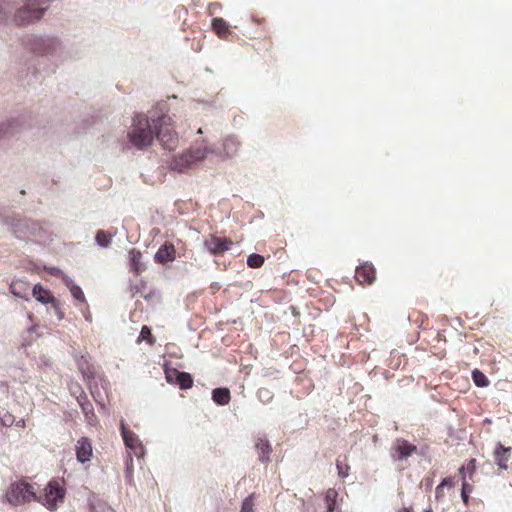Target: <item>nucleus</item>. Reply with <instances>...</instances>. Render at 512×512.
<instances>
[{"label": "nucleus", "mask_w": 512, "mask_h": 512, "mask_svg": "<svg viewBox=\"0 0 512 512\" xmlns=\"http://www.w3.org/2000/svg\"><path fill=\"white\" fill-rule=\"evenodd\" d=\"M11 293L19 298H22L26 301L30 300V284L29 282L21 279L13 280L10 284Z\"/></svg>", "instance_id": "2eb2a0df"}, {"label": "nucleus", "mask_w": 512, "mask_h": 512, "mask_svg": "<svg viewBox=\"0 0 512 512\" xmlns=\"http://www.w3.org/2000/svg\"><path fill=\"white\" fill-rule=\"evenodd\" d=\"M82 412L85 416L86 421L89 424H93V422L96 420V415L93 410V406L89 401L79 402Z\"/></svg>", "instance_id": "b1692460"}, {"label": "nucleus", "mask_w": 512, "mask_h": 512, "mask_svg": "<svg viewBox=\"0 0 512 512\" xmlns=\"http://www.w3.org/2000/svg\"><path fill=\"white\" fill-rule=\"evenodd\" d=\"M461 478H462V489H461V492H465V493H469V494L472 493L473 486L466 481L465 476H463Z\"/></svg>", "instance_id": "58836bf2"}, {"label": "nucleus", "mask_w": 512, "mask_h": 512, "mask_svg": "<svg viewBox=\"0 0 512 512\" xmlns=\"http://www.w3.org/2000/svg\"><path fill=\"white\" fill-rule=\"evenodd\" d=\"M13 122H4L0 124V139L6 137L7 135L11 134L12 131Z\"/></svg>", "instance_id": "c9c22d12"}, {"label": "nucleus", "mask_w": 512, "mask_h": 512, "mask_svg": "<svg viewBox=\"0 0 512 512\" xmlns=\"http://www.w3.org/2000/svg\"><path fill=\"white\" fill-rule=\"evenodd\" d=\"M51 0H25V4L14 15L17 25H27L39 20Z\"/></svg>", "instance_id": "39448f33"}, {"label": "nucleus", "mask_w": 512, "mask_h": 512, "mask_svg": "<svg viewBox=\"0 0 512 512\" xmlns=\"http://www.w3.org/2000/svg\"><path fill=\"white\" fill-rule=\"evenodd\" d=\"M455 485L454 477H446L442 480V482L436 487V494H440L444 487H453Z\"/></svg>", "instance_id": "f704fd0d"}, {"label": "nucleus", "mask_w": 512, "mask_h": 512, "mask_svg": "<svg viewBox=\"0 0 512 512\" xmlns=\"http://www.w3.org/2000/svg\"><path fill=\"white\" fill-rule=\"evenodd\" d=\"M264 264V257L260 254L253 253L247 258V265L250 268H260Z\"/></svg>", "instance_id": "c756f323"}, {"label": "nucleus", "mask_w": 512, "mask_h": 512, "mask_svg": "<svg viewBox=\"0 0 512 512\" xmlns=\"http://www.w3.org/2000/svg\"><path fill=\"white\" fill-rule=\"evenodd\" d=\"M66 491L57 480H51L39 493L36 491L35 501L41 503L50 511H56L63 503Z\"/></svg>", "instance_id": "423d86ee"}, {"label": "nucleus", "mask_w": 512, "mask_h": 512, "mask_svg": "<svg viewBox=\"0 0 512 512\" xmlns=\"http://www.w3.org/2000/svg\"><path fill=\"white\" fill-rule=\"evenodd\" d=\"M133 147L144 150L150 147L154 141L153 123L145 114H136L132 119L131 130L127 134Z\"/></svg>", "instance_id": "f257e3e1"}, {"label": "nucleus", "mask_w": 512, "mask_h": 512, "mask_svg": "<svg viewBox=\"0 0 512 512\" xmlns=\"http://www.w3.org/2000/svg\"><path fill=\"white\" fill-rule=\"evenodd\" d=\"M417 452V447L403 438L394 441L391 448V456L394 460H404Z\"/></svg>", "instance_id": "6e6552de"}, {"label": "nucleus", "mask_w": 512, "mask_h": 512, "mask_svg": "<svg viewBox=\"0 0 512 512\" xmlns=\"http://www.w3.org/2000/svg\"><path fill=\"white\" fill-rule=\"evenodd\" d=\"M92 508L94 512H114V510L106 504L93 505Z\"/></svg>", "instance_id": "4c0bfd02"}, {"label": "nucleus", "mask_w": 512, "mask_h": 512, "mask_svg": "<svg viewBox=\"0 0 512 512\" xmlns=\"http://www.w3.org/2000/svg\"><path fill=\"white\" fill-rule=\"evenodd\" d=\"M0 422L5 427H11L15 423V417L8 411L0 412Z\"/></svg>", "instance_id": "2f4dec72"}, {"label": "nucleus", "mask_w": 512, "mask_h": 512, "mask_svg": "<svg viewBox=\"0 0 512 512\" xmlns=\"http://www.w3.org/2000/svg\"><path fill=\"white\" fill-rule=\"evenodd\" d=\"M469 495H470L469 493L461 492V498L466 506L469 505V499H470Z\"/></svg>", "instance_id": "a19ab883"}, {"label": "nucleus", "mask_w": 512, "mask_h": 512, "mask_svg": "<svg viewBox=\"0 0 512 512\" xmlns=\"http://www.w3.org/2000/svg\"><path fill=\"white\" fill-rule=\"evenodd\" d=\"M511 447H504L498 443L494 451V460L498 467L502 470L508 469V461L510 459Z\"/></svg>", "instance_id": "4468645a"}, {"label": "nucleus", "mask_w": 512, "mask_h": 512, "mask_svg": "<svg viewBox=\"0 0 512 512\" xmlns=\"http://www.w3.org/2000/svg\"><path fill=\"white\" fill-rule=\"evenodd\" d=\"M96 242L102 247H108L111 243V237L103 230L96 233Z\"/></svg>", "instance_id": "7c9ffc66"}, {"label": "nucleus", "mask_w": 512, "mask_h": 512, "mask_svg": "<svg viewBox=\"0 0 512 512\" xmlns=\"http://www.w3.org/2000/svg\"><path fill=\"white\" fill-rule=\"evenodd\" d=\"M154 137L167 150H174L179 142L178 134L174 130V123L169 115L163 114L157 119H152Z\"/></svg>", "instance_id": "f03ea898"}, {"label": "nucleus", "mask_w": 512, "mask_h": 512, "mask_svg": "<svg viewBox=\"0 0 512 512\" xmlns=\"http://www.w3.org/2000/svg\"><path fill=\"white\" fill-rule=\"evenodd\" d=\"M336 466L339 477L345 478L349 475L350 466L347 463V456L343 460L339 457L336 461Z\"/></svg>", "instance_id": "cd10ccee"}, {"label": "nucleus", "mask_w": 512, "mask_h": 512, "mask_svg": "<svg viewBox=\"0 0 512 512\" xmlns=\"http://www.w3.org/2000/svg\"><path fill=\"white\" fill-rule=\"evenodd\" d=\"M142 341H146L149 345H153L155 343V338L152 335L151 329L146 325L142 326L137 340L138 343Z\"/></svg>", "instance_id": "bb28decb"}, {"label": "nucleus", "mask_w": 512, "mask_h": 512, "mask_svg": "<svg viewBox=\"0 0 512 512\" xmlns=\"http://www.w3.org/2000/svg\"><path fill=\"white\" fill-rule=\"evenodd\" d=\"M50 273L56 277H59L63 274L62 271L58 268H52Z\"/></svg>", "instance_id": "79ce46f5"}, {"label": "nucleus", "mask_w": 512, "mask_h": 512, "mask_svg": "<svg viewBox=\"0 0 512 512\" xmlns=\"http://www.w3.org/2000/svg\"><path fill=\"white\" fill-rule=\"evenodd\" d=\"M338 492L334 488H329L324 497L327 512H334L337 505Z\"/></svg>", "instance_id": "5701e85b"}, {"label": "nucleus", "mask_w": 512, "mask_h": 512, "mask_svg": "<svg viewBox=\"0 0 512 512\" xmlns=\"http://www.w3.org/2000/svg\"><path fill=\"white\" fill-rule=\"evenodd\" d=\"M130 268L135 274H140L145 267L142 264V253L137 249L129 251Z\"/></svg>", "instance_id": "6ab92c4d"}, {"label": "nucleus", "mask_w": 512, "mask_h": 512, "mask_svg": "<svg viewBox=\"0 0 512 512\" xmlns=\"http://www.w3.org/2000/svg\"><path fill=\"white\" fill-rule=\"evenodd\" d=\"M64 284L69 288L71 295L78 301L85 302V295L82 289L73 283V281L67 277H62Z\"/></svg>", "instance_id": "4be33fe9"}, {"label": "nucleus", "mask_w": 512, "mask_h": 512, "mask_svg": "<svg viewBox=\"0 0 512 512\" xmlns=\"http://www.w3.org/2000/svg\"><path fill=\"white\" fill-rule=\"evenodd\" d=\"M259 460L262 462L268 461L272 448L270 442L264 437H258L255 442Z\"/></svg>", "instance_id": "f3484780"}, {"label": "nucleus", "mask_w": 512, "mask_h": 512, "mask_svg": "<svg viewBox=\"0 0 512 512\" xmlns=\"http://www.w3.org/2000/svg\"><path fill=\"white\" fill-rule=\"evenodd\" d=\"M233 242L229 238H221L215 235H209L205 241L204 246L213 255H222L230 250Z\"/></svg>", "instance_id": "1a4fd4ad"}, {"label": "nucleus", "mask_w": 512, "mask_h": 512, "mask_svg": "<svg viewBox=\"0 0 512 512\" xmlns=\"http://www.w3.org/2000/svg\"><path fill=\"white\" fill-rule=\"evenodd\" d=\"M475 471H476V460L474 458H471L466 462L465 465H463L459 469V474L461 475V477H463V476L466 477V474H468L469 479L472 480L473 475L475 474Z\"/></svg>", "instance_id": "393cba45"}, {"label": "nucleus", "mask_w": 512, "mask_h": 512, "mask_svg": "<svg viewBox=\"0 0 512 512\" xmlns=\"http://www.w3.org/2000/svg\"><path fill=\"white\" fill-rule=\"evenodd\" d=\"M165 378L169 384L178 385L182 390L190 389L193 386L192 376L175 368L165 369Z\"/></svg>", "instance_id": "0eeeda50"}, {"label": "nucleus", "mask_w": 512, "mask_h": 512, "mask_svg": "<svg viewBox=\"0 0 512 512\" xmlns=\"http://www.w3.org/2000/svg\"><path fill=\"white\" fill-rule=\"evenodd\" d=\"M33 297L40 303L44 305H52L57 300L51 293L50 290L44 288L41 284H36L32 288Z\"/></svg>", "instance_id": "dca6fc26"}, {"label": "nucleus", "mask_w": 512, "mask_h": 512, "mask_svg": "<svg viewBox=\"0 0 512 512\" xmlns=\"http://www.w3.org/2000/svg\"><path fill=\"white\" fill-rule=\"evenodd\" d=\"M51 307L53 308L58 319L62 320L64 318V312L61 309L60 302L58 300H56L55 303L51 305Z\"/></svg>", "instance_id": "e433bc0d"}, {"label": "nucleus", "mask_w": 512, "mask_h": 512, "mask_svg": "<svg viewBox=\"0 0 512 512\" xmlns=\"http://www.w3.org/2000/svg\"><path fill=\"white\" fill-rule=\"evenodd\" d=\"M176 258L175 246L170 242H165L155 253L154 260L158 264H166L174 261Z\"/></svg>", "instance_id": "ddd939ff"}, {"label": "nucleus", "mask_w": 512, "mask_h": 512, "mask_svg": "<svg viewBox=\"0 0 512 512\" xmlns=\"http://www.w3.org/2000/svg\"><path fill=\"white\" fill-rule=\"evenodd\" d=\"M12 11L10 3L5 1L0 2V22L5 20Z\"/></svg>", "instance_id": "72a5a7b5"}, {"label": "nucleus", "mask_w": 512, "mask_h": 512, "mask_svg": "<svg viewBox=\"0 0 512 512\" xmlns=\"http://www.w3.org/2000/svg\"><path fill=\"white\" fill-rule=\"evenodd\" d=\"M240 141L235 136H228L224 139L223 149L228 157H233L239 150Z\"/></svg>", "instance_id": "aec40b11"}, {"label": "nucleus", "mask_w": 512, "mask_h": 512, "mask_svg": "<svg viewBox=\"0 0 512 512\" xmlns=\"http://www.w3.org/2000/svg\"><path fill=\"white\" fill-rule=\"evenodd\" d=\"M76 458L79 462L89 461L93 454L92 443L88 437H81L75 445Z\"/></svg>", "instance_id": "f8f14e48"}, {"label": "nucleus", "mask_w": 512, "mask_h": 512, "mask_svg": "<svg viewBox=\"0 0 512 512\" xmlns=\"http://www.w3.org/2000/svg\"><path fill=\"white\" fill-rule=\"evenodd\" d=\"M212 399L218 405H226L230 402L231 395L228 388H215L212 391Z\"/></svg>", "instance_id": "412c9836"}, {"label": "nucleus", "mask_w": 512, "mask_h": 512, "mask_svg": "<svg viewBox=\"0 0 512 512\" xmlns=\"http://www.w3.org/2000/svg\"><path fill=\"white\" fill-rule=\"evenodd\" d=\"M355 278L360 285H371L376 279V269L373 264L364 262L356 268Z\"/></svg>", "instance_id": "9d476101"}, {"label": "nucleus", "mask_w": 512, "mask_h": 512, "mask_svg": "<svg viewBox=\"0 0 512 512\" xmlns=\"http://www.w3.org/2000/svg\"><path fill=\"white\" fill-rule=\"evenodd\" d=\"M221 8V4L218 2H213L208 5V13L213 15L217 9Z\"/></svg>", "instance_id": "ea45409f"}, {"label": "nucleus", "mask_w": 512, "mask_h": 512, "mask_svg": "<svg viewBox=\"0 0 512 512\" xmlns=\"http://www.w3.org/2000/svg\"><path fill=\"white\" fill-rule=\"evenodd\" d=\"M5 500L13 506H21L36 499L35 485L26 479L16 480L8 486L5 492Z\"/></svg>", "instance_id": "20e7f679"}, {"label": "nucleus", "mask_w": 512, "mask_h": 512, "mask_svg": "<svg viewBox=\"0 0 512 512\" xmlns=\"http://www.w3.org/2000/svg\"><path fill=\"white\" fill-rule=\"evenodd\" d=\"M197 133H198V134H202V133H203L202 129H201V128H199V129H198V131H197Z\"/></svg>", "instance_id": "a18cd8bd"}, {"label": "nucleus", "mask_w": 512, "mask_h": 512, "mask_svg": "<svg viewBox=\"0 0 512 512\" xmlns=\"http://www.w3.org/2000/svg\"><path fill=\"white\" fill-rule=\"evenodd\" d=\"M212 29L222 39H227L231 34L229 25L223 18H213Z\"/></svg>", "instance_id": "a211bd4d"}, {"label": "nucleus", "mask_w": 512, "mask_h": 512, "mask_svg": "<svg viewBox=\"0 0 512 512\" xmlns=\"http://www.w3.org/2000/svg\"><path fill=\"white\" fill-rule=\"evenodd\" d=\"M425 512H433V511L430 509V510H426Z\"/></svg>", "instance_id": "49530a36"}, {"label": "nucleus", "mask_w": 512, "mask_h": 512, "mask_svg": "<svg viewBox=\"0 0 512 512\" xmlns=\"http://www.w3.org/2000/svg\"><path fill=\"white\" fill-rule=\"evenodd\" d=\"M121 435L126 447L133 450L136 455L143 453V447L139 437L133 431L126 428L123 422H121Z\"/></svg>", "instance_id": "9b49d317"}, {"label": "nucleus", "mask_w": 512, "mask_h": 512, "mask_svg": "<svg viewBox=\"0 0 512 512\" xmlns=\"http://www.w3.org/2000/svg\"><path fill=\"white\" fill-rule=\"evenodd\" d=\"M257 395L260 401L263 403H269L273 398V394L267 388H260L257 392Z\"/></svg>", "instance_id": "473e14b6"}, {"label": "nucleus", "mask_w": 512, "mask_h": 512, "mask_svg": "<svg viewBox=\"0 0 512 512\" xmlns=\"http://www.w3.org/2000/svg\"><path fill=\"white\" fill-rule=\"evenodd\" d=\"M398 512H413L412 507H403L398 510Z\"/></svg>", "instance_id": "37998d69"}, {"label": "nucleus", "mask_w": 512, "mask_h": 512, "mask_svg": "<svg viewBox=\"0 0 512 512\" xmlns=\"http://www.w3.org/2000/svg\"><path fill=\"white\" fill-rule=\"evenodd\" d=\"M16 425L18 427L24 428L25 427V420L24 419H20L19 421L16 422Z\"/></svg>", "instance_id": "c03bdc74"}, {"label": "nucleus", "mask_w": 512, "mask_h": 512, "mask_svg": "<svg viewBox=\"0 0 512 512\" xmlns=\"http://www.w3.org/2000/svg\"><path fill=\"white\" fill-rule=\"evenodd\" d=\"M472 379H473L475 385L478 387H486L489 385L488 378L479 369H474L472 371Z\"/></svg>", "instance_id": "a878e982"}, {"label": "nucleus", "mask_w": 512, "mask_h": 512, "mask_svg": "<svg viewBox=\"0 0 512 512\" xmlns=\"http://www.w3.org/2000/svg\"><path fill=\"white\" fill-rule=\"evenodd\" d=\"M209 153V149L205 140L196 141L186 152L174 157L171 162V168L178 172H185L194 164L204 160Z\"/></svg>", "instance_id": "7ed1b4c3"}, {"label": "nucleus", "mask_w": 512, "mask_h": 512, "mask_svg": "<svg viewBox=\"0 0 512 512\" xmlns=\"http://www.w3.org/2000/svg\"><path fill=\"white\" fill-rule=\"evenodd\" d=\"M254 507H255V493H252L243 500L240 512H254L255 511Z\"/></svg>", "instance_id": "c85d7f7f"}]
</instances>
